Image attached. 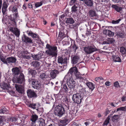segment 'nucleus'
<instances>
[{"mask_svg": "<svg viewBox=\"0 0 126 126\" xmlns=\"http://www.w3.org/2000/svg\"><path fill=\"white\" fill-rule=\"evenodd\" d=\"M108 32L107 35L109 36H112L114 35V32L110 30H108Z\"/></svg>", "mask_w": 126, "mask_h": 126, "instance_id": "09e8293b", "label": "nucleus"}, {"mask_svg": "<svg viewBox=\"0 0 126 126\" xmlns=\"http://www.w3.org/2000/svg\"><path fill=\"white\" fill-rule=\"evenodd\" d=\"M52 47H53V46H50L48 44H47L46 46V48L48 49H51V48Z\"/></svg>", "mask_w": 126, "mask_h": 126, "instance_id": "13d9d810", "label": "nucleus"}, {"mask_svg": "<svg viewBox=\"0 0 126 126\" xmlns=\"http://www.w3.org/2000/svg\"><path fill=\"white\" fill-rule=\"evenodd\" d=\"M67 58L66 57L63 58L60 56L58 57V62L61 64H66L67 63Z\"/></svg>", "mask_w": 126, "mask_h": 126, "instance_id": "4468645a", "label": "nucleus"}, {"mask_svg": "<svg viewBox=\"0 0 126 126\" xmlns=\"http://www.w3.org/2000/svg\"><path fill=\"white\" fill-rule=\"evenodd\" d=\"M112 59L114 62H121V60L120 58L118 55L112 56Z\"/></svg>", "mask_w": 126, "mask_h": 126, "instance_id": "b1692460", "label": "nucleus"}, {"mask_svg": "<svg viewBox=\"0 0 126 126\" xmlns=\"http://www.w3.org/2000/svg\"><path fill=\"white\" fill-rule=\"evenodd\" d=\"M65 37L64 33L63 32L60 31L59 33L58 38L61 40Z\"/></svg>", "mask_w": 126, "mask_h": 126, "instance_id": "473e14b6", "label": "nucleus"}, {"mask_svg": "<svg viewBox=\"0 0 126 126\" xmlns=\"http://www.w3.org/2000/svg\"><path fill=\"white\" fill-rule=\"evenodd\" d=\"M8 47L9 49L11 50L12 49V47L10 45H8Z\"/></svg>", "mask_w": 126, "mask_h": 126, "instance_id": "774afa93", "label": "nucleus"}, {"mask_svg": "<svg viewBox=\"0 0 126 126\" xmlns=\"http://www.w3.org/2000/svg\"><path fill=\"white\" fill-rule=\"evenodd\" d=\"M8 7V5H7V2L5 1H3L2 8V12L3 15H6Z\"/></svg>", "mask_w": 126, "mask_h": 126, "instance_id": "9b49d317", "label": "nucleus"}, {"mask_svg": "<svg viewBox=\"0 0 126 126\" xmlns=\"http://www.w3.org/2000/svg\"><path fill=\"white\" fill-rule=\"evenodd\" d=\"M38 118V116L36 115H32L31 116V120L33 122L35 123Z\"/></svg>", "mask_w": 126, "mask_h": 126, "instance_id": "e433bc0d", "label": "nucleus"}, {"mask_svg": "<svg viewBox=\"0 0 126 126\" xmlns=\"http://www.w3.org/2000/svg\"><path fill=\"white\" fill-rule=\"evenodd\" d=\"M83 98V96L79 94H75L73 95L72 98L74 102L78 104L81 103Z\"/></svg>", "mask_w": 126, "mask_h": 126, "instance_id": "423d86ee", "label": "nucleus"}, {"mask_svg": "<svg viewBox=\"0 0 126 126\" xmlns=\"http://www.w3.org/2000/svg\"><path fill=\"white\" fill-rule=\"evenodd\" d=\"M43 54L41 52H39L37 54L33 55L31 54V57L33 60H39L42 58Z\"/></svg>", "mask_w": 126, "mask_h": 126, "instance_id": "2eb2a0df", "label": "nucleus"}, {"mask_svg": "<svg viewBox=\"0 0 126 126\" xmlns=\"http://www.w3.org/2000/svg\"><path fill=\"white\" fill-rule=\"evenodd\" d=\"M28 96L29 98H36L37 97V95L35 92L31 89H29L27 91Z\"/></svg>", "mask_w": 126, "mask_h": 126, "instance_id": "ddd939ff", "label": "nucleus"}, {"mask_svg": "<svg viewBox=\"0 0 126 126\" xmlns=\"http://www.w3.org/2000/svg\"><path fill=\"white\" fill-rule=\"evenodd\" d=\"M111 7L114 8L117 12L121 13L122 11V8L117 6L116 5H112Z\"/></svg>", "mask_w": 126, "mask_h": 126, "instance_id": "cd10ccee", "label": "nucleus"}, {"mask_svg": "<svg viewBox=\"0 0 126 126\" xmlns=\"http://www.w3.org/2000/svg\"><path fill=\"white\" fill-rule=\"evenodd\" d=\"M0 59L4 63H7V62H6V60L5 58H4L2 54H1V53L0 54Z\"/></svg>", "mask_w": 126, "mask_h": 126, "instance_id": "58836bf2", "label": "nucleus"}, {"mask_svg": "<svg viewBox=\"0 0 126 126\" xmlns=\"http://www.w3.org/2000/svg\"><path fill=\"white\" fill-rule=\"evenodd\" d=\"M80 59L79 55H76L71 56V63L73 64H75L78 62Z\"/></svg>", "mask_w": 126, "mask_h": 126, "instance_id": "f8f14e48", "label": "nucleus"}, {"mask_svg": "<svg viewBox=\"0 0 126 126\" xmlns=\"http://www.w3.org/2000/svg\"><path fill=\"white\" fill-rule=\"evenodd\" d=\"M57 47L56 46H53L51 49H48L45 52L46 54L52 57H56L57 55Z\"/></svg>", "mask_w": 126, "mask_h": 126, "instance_id": "0eeeda50", "label": "nucleus"}, {"mask_svg": "<svg viewBox=\"0 0 126 126\" xmlns=\"http://www.w3.org/2000/svg\"><path fill=\"white\" fill-rule=\"evenodd\" d=\"M120 51L123 54H125L126 50L125 48L123 47H121L120 48Z\"/></svg>", "mask_w": 126, "mask_h": 126, "instance_id": "de8ad7c7", "label": "nucleus"}, {"mask_svg": "<svg viewBox=\"0 0 126 126\" xmlns=\"http://www.w3.org/2000/svg\"><path fill=\"white\" fill-rule=\"evenodd\" d=\"M12 70L13 76H17L19 75L21 73H22L20 71L19 68L17 67L13 68Z\"/></svg>", "mask_w": 126, "mask_h": 126, "instance_id": "f3484780", "label": "nucleus"}, {"mask_svg": "<svg viewBox=\"0 0 126 126\" xmlns=\"http://www.w3.org/2000/svg\"><path fill=\"white\" fill-rule=\"evenodd\" d=\"M10 31L13 32L17 37H19L20 34L19 30L16 28L11 27L10 28Z\"/></svg>", "mask_w": 126, "mask_h": 126, "instance_id": "aec40b11", "label": "nucleus"}, {"mask_svg": "<svg viewBox=\"0 0 126 126\" xmlns=\"http://www.w3.org/2000/svg\"><path fill=\"white\" fill-rule=\"evenodd\" d=\"M18 13H15L13 14V15L14 16L13 17L16 20L17 18L18 17Z\"/></svg>", "mask_w": 126, "mask_h": 126, "instance_id": "6e6d98bb", "label": "nucleus"}, {"mask_svg": "<svg viewBox=\"0 0 126 126\" xmlns=\"http://www.w3.org/2000/svg\"><path fill=\"white\" fill-rule=\"evenodd\" d=\"M121 20V19H119L116 20H113L112 21V23L113 24H116L119 23V22Z\"/></svg>", "mask_w": 126, "mask_h": 126, "instance_id": "603ef678", "label": "nucleus"}, {"mask_svg": "<svg viewBox=\"0 0 126 126\" xmlns=\"http://www.w3.org/2000/svg\"><path fill=\"white\" fill-rule=\"evenodd\" d=\"M63 90L65 93H67L68 92V89L67 86L65 84H64L62 87Z\"/></svg>", "mask_w": 126, "mask_h": 126, "instance_id": "79ce46f5", "label": "nucleus"}, {"mask_svg": "<svg viewBox=\"0 0 126 126\" xmlns=\"http://www.w3.org/2000/svg\"><path fill=\"white\" fill-rule=\"evenodd\" d=\"M5 112V110L4 109H1L0 110V113H4Z\"/></svg>", "mask_w": 126, "mask_h": 126, "instance_id": "338daca9", "label": "nucleus"}, {"mask_svg": "<svg viewBox=\"0 0 126 126\" xmlns=\"http://www.w3.org/2000/svg\"><path fill=\"white\" fill-rule=\"evenodd\" d=\"M17 8V7L16 6H14L12 8V12H15V13H18Z\"/></svg>", "mask_w": 126, "mask_h": 126, "instance_id": "49530a36", "label": "nucleus"}, {"mask_svg": "<svg viewBox=\"0 0 126 126\" xmlns=\"http://www.w3.org/2000/svg\"><path fill=\"white\" fill-rule=\"evenodd\" d=\"M65 112L64 108L62 105H58L56 106L55 108V110L54 112V114L59 117H62Z\"/></svg>", "mask_w": 126, "mask_h": 126, "instance_id": "f257e3e1", "label": "nucleus"}, {"mask_svg": "<svg viewBox=\"0 0 126 126\" xmlns=\"http://www.w3.org/2000/svg\"><path fill=\"white\" fill-rule=\"evenodd\" d=\"M36 106V104H29L28 106L29 107L33 109H35L36 108L35 106Z\"/></svg>", "mask_w": 126, "mask_h": 126, "instance_id": "c03bdc74", "label": "nucleus"}, {"mask_svg": "<svg viewBox=\"0 0 126 126\" xmlns=\"http://www.w3.org/2000/svg\"><path fill=\"white\" fill-rule=\"evenodd\" d=\"M114 87L117 88H120V86L119 83L117 81H116L114 84Z\"/></svg>", "mask_w": 126, "mask_h": 126, "instance_id": "3c124183", "label": "nucleus"}, {"mask_svg": "<svg viewBox=\"0 0 126 126\" xmlns=\"http://www.w3.org/2000/svg\"><path fill=\"white\" fill-rule=\"evenodd\" d=\"M15 87L16 90L19 93H22L23 92V87L21 85H18L16 84Z\"/></svg>", "mask_w": 126, "mask_h": 126, "instance_id": "5701e85b", "label": "nucleus"}, {"mask_svg": "<svg viewBox=\"0 0 126 126\" xmlns=\"http://www.w3.org/2000/svg\"><path fill=\"white\" fill-rule=\"evenodd\" d=\"M84 3L87 6L91 7L93 5V1L92 0H84Z\"/></svg>", "mask_w": 126, "mask_h": 126, "instance_id": "bb28decb", "label": "nucleus"}, {"mask_svg": "<svg viewBox=\"0 0 126 126\" xmlns=\"http://www.w3.org/2000/svg\"><path fill=\"white\" fill-rule=\"evenodd\" d=\"M64 78L67 79V83L68 87L71 89H74L76 84L75 81L71 77V75L69 76L68 75H66Z\"/></svg>", "mask_w": 126, "mask_h": 126, "instance_id": "20e7f679", "label": "nucleus"}, {"mask_svg": "<svg viewBox=\"0 0 126 126\" xmlns=\"http://www.w3.org/2000/svg\"><path fill=\"white\" fill-rule=\"evenodd\" d=\"M115 40L113 38H108L105 41H104L102 44H113L114 43Z\"/></svg>", "mask_w": 126, "mask_h": 126, "instance_id": "dca6fc26", "label": "nucleus"}, {"mask_svg": "<svg viewBox=\"0 0 126 126\" xmlns=\"http://www.w3.org/2000/svg\"><path fill=\"white\" fill-rule=\"evenodd\" d=\"M66 23L69 24H72L75 23V21L72 18H66Z\"/></svg>", "mask_w": 126, "mask_h": 126, "instance_id": "7c9ffc66", "label": "nucleus"}, {"mask_svg": "<svg viewBox=\"0 0 126 126\" xmlns=\"http://www.w3.org/2000/svg\"><path fill=\"white\" fill-rule=\"evenodd\" d=\"M32 126H45V120L43 119H38L37 121L33 123Z\"/></svg>", "mask_w": 126, "mask_h": 126, "instance_id": "1a4fd4ad", "label": "nucleus"}, {"mask_svg": "<svg viewBox=\"0 0 126 126\" xmlns=\"http://www.w3.org/2000/svg\"><path fill=\"white\" fill-rule=\"evenodd\" d=\"M72 47L73 50L75 51V52H76L77 49L78 48V47L75 44H74L72 46Z\"/></svg>", "mask_w": 126, "mask_h": 126, "instance_id": "5fc2aeb1", "label": "nucleus"}, {"mask_svg": "<svg viewBox=\"0 0 126 126\" xmlns=\"http://www.w3.org/2000/svg\"><path fill=\"white\" fill-rule=\"evenodd\" d=\"M29 53L26 51H23L21 52L20 54L21 57L26 59L29 60L30 59L31 57L29 55H27Z\"/></svg>", "mask_w": 126, "mask_h": 126, "instance_id": "6ab92c4d", "label": "nucleus"}, {"mask_svg": "<svg viewBox=\"0 0 126 126\" xmlns=\"http://www.w3.org/2000/svg\"><path fill=\"white\" fill-rule=\"evenodd\" d=\"M77 8L78 7L76 6V5H74L72 7L71 11L72 12H76L78 10Z\"/></svg>", "mask_w": 126, "mask_h": 126, "instance_id": "37998d69", "label": "nucleus"}, {"mask_svg": "<svg viewBox=\"0 0 126 126\" xmlns=\"http://www.w3.org/2000/svg\"><path fill=\"white\" fill-rule=\"evenodd\" d=\"M120 116L119 115H114L112 117V120L113 122L117 121L119 120Z\"/></svg>", "mask_w": 126, "mask_h": 126, "instance_id": "f704fd0d", "label": "nucleus"}, {"mask_svg": "<svg viewBox=\"0 0 126 126\" xmlns=\"http://www.w3.org/2000/svg\"><path fill=\"white\" fill-rule=\"evenodd\" d=\"M39 77L41 79L44 80H45L47 79H50L49 75L46 74L45 73H43L40 74Z\"/></svg>", "mask_w": 126, "mask_h": 126, "instance_id": "4be33fe9", "label": "nucleus"}, {"mask_svg": "<svg viewBox=\"0 0 126 126\" xmlns=\"http://www.w3.org/2000/svg\"><path fill=\"white\" fill-rule=\"evenodd\" d=\"M28 70V74L31 75L32 77H34L35 75L37 74V72L35 70L29 68Z\"/></svg>", "mask_w": 126, "mask_h": 126, "instance_id": "c756f323", "label": "nucleus"}, {"mask_svg": "<svg viewBox=\"0 0 126 126\" xmlns=\"http://www.w3.org/2000/svg\"><path fill=\"white\" fill-rule=\"evenodd\" d=\"M10 20L12 21L13 22H14L15 23H16V20H15V19L13 17H11V18L10 19Z\"/></svg>", "mask_w": 126, "mask_h": 126, "instance_id": "0e129e2a", "label": "nucleus"}, {"mask_svg": "<svg viewBox=\"0 0 126 126\" xmlns=\"http://www.w3.org/2000/svg\"><path fill=\"white\" fill-rule=\"evenodd\" d=\"M79 72H78V69L76 66H74L71 68L66 75H68L69 76L71 75V77L74 74L78 78H79L80 77L78 76Z\"/></svg>", "mask_w": 126, "mask_h": 126, "instance_id": "39448f33", "label": "nucleus"}, {"mask_svg": "<svg viewBox=\"0 0 126 126\" xmlns=\"http://www.w3.org/2000/svg\"><path fill=\"white\" fill-rule=\"evenodd\" d=\"M40 63L37 61H34L32 62L31 63L32 66H33L35 68L38 69L40 65Z\"/></svg>", "mask_w": 126, "mask_h": 126, "instance_id": "393cba45", "label": "nucleus"}, {"mask_svg": "<svg viewBox=\"0 0 126 126\" xmlns=\"http://www.w3.org/2000/svg\"><path fill=\"white\" fill-rule=\"evenodd\" d=\"M108 30H103V32L104 34H106L107 33H108Z\"/></svg>", "mask_w": 126, "mask_h": 126, "instance_id": "69168bd1", "label": "nucleus"}, {"mask_svg": "<svg viewBox=\"0 0 126 126\" xmlns=\"http://www.w3.org/2000/svg\"><path fill=\"white\" fill-rule=\"evenodd\" d=\"M49 80H50V79H47L45 80V84L47 85L49 84L50 83Z\"/></svg>", "mask_w": 126, "mask_h": 126, "instance_id": "052dcab7", "label": "nucleus"}, {"mask_svg": "<svg viewBox=\"0 0 126 126\" xmlns=\"http://www.w3.org/2000/svg\"><path fill=\"white\" fill-rule=\"evenodd\" d=\"M97 49L93 45H91L83 47V50L86 55L90 54L96 51Z\"/></svg>", "mask_w": 126, "mask_h": 126, "instance_id": "f03ea898", "label": "nucleus"}, {"mask_svg": "<svg viewBox=\"0 0 126 126\" xmlns=\"http://www.w3.org/2000/svg\"><path fill=\"white\" fill-rule=\"evenodd\" d=\"M16 58L13 57H9L7 58L6 59V62H7V63H15L16 61Z\"/></svg>", "mask_w": 126, "mask_h": 126, "instance_id": "412c9836", "label": "nucleus"}, {"mask_svg": "<svg viewBox=\"0 0 126 126\" xmlns=\"http://www.w3.org/2000/svg\"><path fill=\"white\" fill-rule=\"evenodd\" d=\"M71 126H79V125L75 122H73L71 124Z\"/></svg>", "mask_w": 126, "mask_h": 126, "instance_id": "bf43d9fd", "label": "nucleus"}, {"mask_svg": "<svg viewBox=\"0 0 126 126\" xmlns=\"http://www.w3.org/2000/svg\"><path fill=\"white\" fill-rule=\"evenodd\" d=\"M86 85L88 86L89 89L93 90L95 88V85L91 82H87L86 83Z\"/></svg>", "mask_w": 126, "mask_h": 126, "instance_id": "c85d7f7f", "label": "nucleus"}, {"mask_svg": "<svg viewBox=\"0 0 126 126\" xmlns=\"http://www.w3.org/2000/svg\"><path fill=\"white\" fill-rule=\"evenodd\" d=\"M0 125H1V126H2V125H3L2 119V117L1 116H0Z\"/></svg>", "mask_w": 126, "mask_h": 126, "instance_id": "e2e57ef3", "label": "nucleus"}, {"mask_svg": "<svg viewBox=\"0 0 126 126\" xmlns=\"http://www.w3.org/2000/svg\"><path fill=\"white\" fill-rule=\"evenodd\" d=\"M110 119V118H109V116H108L106 119L104 123L103 124L102 126H105V125H107L109 123Z\"/></svg>", "mask_w": 126, "mask_h": 126, "instance_id": "a19ab883", "label": "nucleus"}, {"mask_svg": "<svg viewBox=\"0 0 126 126\" xmlns=\"http://www.w3.org/2000/svg\"><path fill=\"white\" fill-rule=\"evenodd\" d=\"M27 33L28 34V35L29 36H31L32 37V38H38V36L36 34L33 33L31 31H27Z\"/></svg>", "mask_w": 126, "mask_h": 126, "instance_id": "a878e982", "label": "nucleus"}, {"mask_svg": "<svg viewBox=\"0 0 126 126\" xmlns=\"http://www.w3.org/2000/svg\"><path fill=\"white\" fill-rule=\"evenodd\" d=\"M59 73V71L56 69L51 70L50 73V80L55 79L57 75Z\"/></svg>", "mask_w": 126, "mask_h": 126, "instance_id": "9d476101", "label": "nucleus"}, {"mask_svg": "<svg viewBox=\"0 0 126 126\" xmlns=\"http://www.w3.org/2000/svg\"><path fill=\"white\" fill-rule=\"evenodd\" d=\"M22 40L23 42L26 43H32V39L24 34L22 37Z\"/></svg>", "mask_w": 126, "mask_h": 126, "instance_id": "a211bd4d", "label": "nucleus"}, {"mask_svg": "<svg viewBox=\"0 0 126 126\" xmlns=\"http://www.w3.org/2000/svg\"><path fill=\"white\" fill-rule=\"evenodd\" d=\"M29 81L31 83L32 87L37 89H39L40 88V85L39 82L37 80L34 79L32 77L29 79Z\"/></svg>", "mask_w": 126, "mask_h": 126, "instance_id": "6e6552de", "label": "nucleus"}, {"mask_svg": "<svg viewBox=\"0 0 126 126\" xmlns=\"http://www.w3.org/2000/svg\"><path fill=\"white\" fill-rule=\"evenodd\" d=\"M110 111L108 109H107L106 110V111L104 113V114L105 115V116H106L107 115L110 113Z\"/></svg>", "mask_w": 126, "mask_h": 126, "instance_id": "4d7b16f0", "label": "nucleus"}, {"mask_svg": "<svg viewBox=\"0 0 126 126\" xmlns=\"http://www.w3.org/2000/svg\"><path fill=\"white\" fill-rule=\"evenodd\" d=\"M10 120L11 122H15L17 120L16 118V117H12L11 118Z\"/></svg>", "mask_w": 126, "mask_h": 126, "instance_id": "864d4df0", "label": "nucleus"}, {"mask_svg": "<svg viewBox=\"0 0 126 126\" xmlns=\"http://www.w3.org/2000/svg\"><path fill=\"white\" fill-rule=\"evenodd\" d=\"M116 35L118 38H124L125 37L124 33L122 31L117 32Z\"/></svg>", "mask_w": 126, "mask_h": 126, "instance_id": "2f4dec72", "label": "nucleus"}, {"mask_svg": "<svg viewBox=\"0 0 126 126\" xmlns=\"http://www.w3.org/2000/svg\"><path fill=\"white\" fill-rule=\"evenodd\" d=\"M81 91H82L83 93L86 94L87 92H89L90 90L88 88L84 87L82 88L81 89Z\"/></svg>", "mask_w": 126, "mask_h": 126, "instance_id": "ea45409f", "label": "nucleus"}, {"mask_svg": "<svg viewBox=\"0 0 126 126\" xmlns=\"http://www.w3.org/2000/svg\"><path fill=\"white\" fill-rule=\"evenodd\" d=\"M12 81L14 83H24L25 81L24 75L23 73H21L17 76H13Z\"/></svg>", "mask_w": 126, "mask_h": 126, "instance_id": "7ed1b4c3", "label": "nucleus"}, {"mask_svg": "<svg viewBox=\"0 0 126 126\" xmlns=\"http://www.w3.org/2000/svg\"><path fill=\"white\" fill-rule=\"evenodd\" d=\"M90 16L91 17L95 16H96V14L95 12L92 10H91L89 11Z\"/></svg>", "mask_w": 126, "mask_h": 126, "instance_id": "4c0bfd02", "label": "nucleus"}, {"mask_svg": "<svg viewBox=\"0 0 126 126\" xmlns=\"http://www.w3.org/2000/svg\"><path fill=\"white\" fill-rule=\"evenodd\" d=\"M95 79L96 81L97 82H100V81L101 80L103 81L104 80V79L101 77L96 78H95Z\"/></svg>", "mask_w": 126, "mask_h": 126, "instance_id": "a18cd8bd", "label": "nucleus"}, {"mask_svg": "<svg viewBox=\"0 0 126 126\" xmlns=\"http://www.w3.org/2000/svg\"><path fill=\"white\" fill-rule=\"evenodd\" d=\"M43 3L42 1L37 2L35 4V6L36 7H38L42 5Z\"/></svg>", "mask_w": 126, "mask_h": 126, "instance_id": "8fccbe9b", "label": "nucleus"}, {"mask_svg": "<svg viewBox=\"0 0 126 126\" xmlns=\"http://www.w3.org/2000/svg\"><path fill=\"white\" fill-rule=\"evenodd\" d=\"M121 111H126V106L121 107Z\"/></svg>", "mask_w": 126, "mask_h": 126, "instance_id": "680f3d73", "label": "nucleus"}, {"mask_svg": "<svg viewBox=\"0 0 126 126\" xmlns=\"http://www.w3.org/2000/svg\"><path fill=\"white\" fill-rule=\"evenodd\" d=\"M10 86L9 84L3 82L2 84V88L3 89L7 90L10 88Z\"/></svg>", "mask_w": 126, "mask_h": 126, "instance_id": "c9c22d12", "label": "nucleus"}, {"mask_svg": "<svg viewBox=\"0 0 126 126\" xmlns=\"http://www.w3.org/2000/svg\"><path fill=\"white\" fill-rule=\"evenodd\" d=\"M68 121V120L65 119L62 120L60 121V123L59 125V126H65L67 125V122Z\"/></svg>", "mask_w": 126, "mask_h": 126, "instance_id": "72a5a7b5", "label": "nucleus"}]
</instances>
